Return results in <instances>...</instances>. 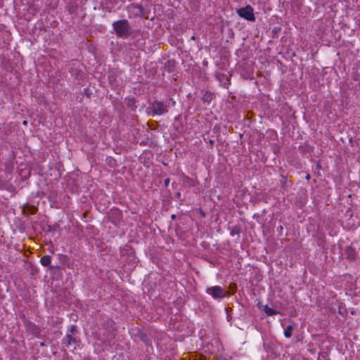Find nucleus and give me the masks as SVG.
<instances>
[{
	"mask_svg": "<svg viewBox=\"0 0 360 360\" xmlns=\"http://www.w3.org/2000/svg\"><path fill=\"white\" fill-rule=\"evenodd\" d=\"M112 27L118 37L127 38L131 34L129 22L127 20H120L112 23Z\"/></svg>",
	"mask_w": 360,
	"mask_h": 360,
	"instance_id": "obj_1",
	"label": "nucleus"
},
{
	"mask_svg": "<svg viewBox=\"0 0 360 360\" xmlns=\"http://www.w3.org/2000/svg\"><path fill=\"white\" fill-rule=\"evenodd\" d=\"M150 105L153 115H162L168 112V105L162 101H154Z\"/></svg>",
	"mask_w": 360,
	"mask_h": 360,
	"instance_id": "obj_2",
	"label": "nucleus"
},
{
	"mask_svg": "<svg viewBox=\"0 0 360 360\" xmlns=\"http://www.w3.org/2000/svg\"><path fill=\"white\" fill-rule=\"evenodd\" d=\"M253 12L254 10L250 5H247L237 10V13L240 17L250 22H255L256 20Z\"/></svg>",
	"mask_w": 360,
	"mask_h": 360,
	"instance_id": "obj_3",
	"label": "nucleus"
},
{
	"mask_svg": "<svg viewBox=\"0 0 360 360\" xmlns=\"http://www.w3.org/2000/svg\"><path fill=\"white\" fill-rule=\"evenodd\" d=\"M206 292L209 295H211L212 297H214V299H221L229 294V292L225 291L221 287L218 285L207 288Z\"/></svg>",
	"mask_w": 360,
	"mask_h": 360,
	"instance_id": "obj_4",
	"label": "nucleus"
},
{
	"mask_svg": "<svg viewBox=\"0 0 360 360\" xmlns=\"http://www.w3.org/2000/svg\"><path fill=\"white\" fill-rule=\"evenodd\" d=\"M24 324L27 332L32 333L36 337H39L40 335L41 330L34 323L26 319L24 321Z\"/></svg>",
	"mask_w": 360,
	"mask_h": 360,
	"instance_id": "obj_5",
	"label": "nucleus"
},
{
	"mask_svg": "<svg viewBox=\"0 0 360 360\" xmlns=\"http://www.w3.org/2000/svg\"><path fill=\"white\" fill-rule=\"evenodd\" d=\"M129 8L136 10V11L134 12V15L135 16L148 18V11H146L141 5H139L136 3H132L130 4Z\"/></svg>",
	"mask_w": 360,
	"mask_h": 360,
	"instance_id": "obj_6",
	"label": "nucleus"
},
{
	"mask_svg": "<svg viewBox=\"0 0 360 360\" xmlns=\"http://www.w3.org/2000/svg\"><path fill=\"white\" fill-rule=\"evenodd\" d=\"M134 337L142 341L146 347H152V342L148 335L141 329H137L134 333Z\"/></svg>",
	"mask_w": 360,
	"mask_h": 360,
	"instance_id": "obj_7",
	"label": "nucleus"
},
{
	"mask_svg": "<svg viewBox=\"0 0 360 360\" xmlns=\"http://www.w3.org/2000/svg\"><path fill=\"white\" fill-rule=\"evenodd\" d=\"M80 340L74 337L70 333H67L65 338L62 340V344L66 347H70L72 345H78Z\"/></svg>",
	"mask_w": 360,
	"mask_h": 360,
	"instance_id": "obj_8",
	"label": "nucleus"
},
{
	"mask_svg": "<svg viewBox=\"0 0 360 360\" xmlns=\"http://www.w3.org/2000/svg\"><path fill=\"white\" fill-rule=\"evenodd\" d=\"M122 217V212L119 209H112L110 212V218L113 223L119 222Z\"/></svg>",
	"mask_w": 360,
	"mask_h": 360,
	"instance_id": "obj_9",
	"label": "nucleus"
},
{
	"mask_svg": "<svg viewBox=\"0 0 360 360\" xmlns=\"http://www.w3.org/2000/svg\"><path fill=\"white\" fill-rule=\"evenodd\" d=\"M37 210L36 206L30 205L29 203H25L22 206V212L25 215L26 213L34 214L37 212Z\"/></svg>",
	"mask_w": 360,
	"mask_h": 360,
	"instance_id": "obj_10",
	"label": "nucleus"
},
{
	"mask_svg": "<svg viewBox=\"0 0 360 360\" xmlns=\"http://www.w3.org/2000/svg\"><path fill=\"white\" fill-rule=\"evenodd\" d=\"M51 257L50 255H44L41 258L40 262L44 266L48 267L49 269L52 270L58 269L59 267L58 266H53L51 265Z\"/></svg>",
	"mask_w": 360,
	"mask_h": 360,
	"instance_id": "obj_11",
	"label": "nucleus"
},
{
	"mask_svg": "<svg viewBox=\"0 0 360 360\" xmlns=\"http://www.w3.org/2000/svg\"><path fill=\"white\" fill-rule=\"evenodd\" d=\"M345 255L346 258L349 260H354L356 258V252L355 249L352 246H347L345 250Z\"/></svg>",
	"mask_w": 360,
	"mask_h": 360,
	"instance_id": "obj_12",
	"label": "nucleus"
},
{
	"mask_svg": "<svg viewBox=\"0 0 360 360\" xmlns=\"http://www.w3.org/2000/svg\"><path fill=\"white\" fill-rule=\"evenodd\" d=\"M175 66L176 63L174 60H168L166 63H165L163 69L165 71L170 73L174 71Z\"/></svg>",
	"mask_w": 360,
	"mask_h": 360,
	"instance_id": "obj_13",
	"label": "nucleus"
},
{
	"mask_svg": "<svg viewBox=\"0 0 360 360\" xmlns=\"http://www.w3.org/2000/svg\"><path fill=\"white\" fill-rule=\"evenodd\" d=\"M259 307L262 309V310L266 313L267 316H273L279 314V312L271 307H269L267 304L266 305H259Z\"/></svg>",
	"mask_w": 360,
	"mask_h": 360,
	"instance_id": "obj_14",
	"label": "nucleus"
},
{
	"mask_svg": "<svg viewBox=\"0 0 360 360\" xmlns=\"http://www.w3.org/2000/svg\"><path fill=\"white\" fill-rule=\"evenodd\" d=\"M125 101H126V104L127 105L131 108V110H135L137 108L136 103V100L134 98H127L125 99Z\"/></svg>",
	"mask_w": 360,
	"mask_h": 360,
	"instance_id": "obj_15",
	"label": "nucleus"
},
{
	"mask_svg": "<svg viewBox=\"0 0 360 360\" xmlns=\"http://www.w3.org/2000/svg\"><path fill=\"white\" fill-rule=\"evenodd\" d=\"M213 98L214 95L210 91H206L202 96L203 101L207 103H210Z\"/></svg>",
	"mask_w": 360,
	"mask_h": 360,
	"instance_id": "obj_16",
	"label": "nucleus"
},
{
	"mask_svg": "<svg viewBox=\"0 0 360 360\" xmlns=\"http://www.w3.org/2000/svg\"><path fill=\"white\" fill-rule=\"evenodd\" d=\"M293 330V326L292 325H289L285 329L284 335L285 338H289L292 336V331Z\"/></svg>",
	"mask_w": 360,
	"mask_h": 360,
	"instance_id": "obj_17",
	"label": "nucleus"
},
{
	"mask_svg": "<svg viewBox=\"0 0 360 360\" xmlns=\"http://www.w3.org/2000/svg\"><path fill=\"white\" fill-rule=\"evenodd\" d=\"M78 332L77 330V328L75 325H72L70 328L68 329V333H70L72 335H75V333H77Z\"/></svg>",
	"mask_w": 360,
	"mask_h": 360,
	"instance_id": "obj_18",
	"label": "nucleus"
},
{
	"mask_svg": "<svg viewBox=\"0 0 360 360\" xmlns=\"http://www.w3.org/2000/svg\"><path fill=\"white\" fill-rule=\"evenodd\" d=\"M230 290H231V293H234L236 290V285L235 283H231L230 285Z\"/></svg>",
	"mask_w": 360,
	"mask_h": 360,
	"instance_id": "obj_19",
	"label": "nucleus"
},
{
	"mask_svg": "<svg viewBox=\"0 0 360 360\" xmlns=\"http://www.w3.org/2000/svg\"><path fill=\"white\" fill-rule=\"evenodd\" d=\"M48 231H54L56 230V226H51V225H48Z\"/></svg>",
	"mask_w": 360,
	"mask_h": 360,
	"instance_id": "obj_20",
	"label": "nucleus"
},
{
	"mask_svg": "<svg viewBox=\"0 0 360 360\" xmlns=\"http://www.w3.org/2000/svg\"><path fill=\"white\" fill-rule=\"evenodd\" d=\"M169 182H170V179H169V178H167V179H165V181H164V184H165V186L166 187H167V186H169Z\"/></svg>",
	"mask_w": 360,
	"mask_h": 360,
	"instance_id": "obj_21",
	"label": "nucleus"
},
{
	"mask_svg": "<svg viewBox=\"0 0 360 360\" xmlns=\"http://www.w3.org/2000/svg\"><path fill=\"white\" fill-rule=\"evenodd\" d=\"M282 179H283V181H281V184H282V186L284 187L285 184L286 183V179L284 176H283Z\"/></svg>",
	"mask_w": 360,
	"mask_h": 360,
	"instance_id": "obj_22",
	"label": "nucleus"
},
{
	"mask_svg": "<svg viewBox=\"0 0 360 360\" xmlns=\"http://www.w3.org/2000/svg\"><path fill=\"white\" fill-rule=\"evenodd\" d=\"M115 160L113 159H111L108 164H109V165L112 166L113 164H115Z\"/></svg>",
	"mask_w": 360,
	"mask_h": 360,
	"instance_id": "obj_23",
	"label": "nucleus"
},
{
	"mask_svg": "<svg viewBox=\"0 0 360 360\" xmlns=\"http://www.w3.org/2000/svg\"><path fill=\"white\" fill-rule=\"evenodd\" d=\"M213 130L215 131L216 133H219V127H214Z\"/></svg>",
	"mask_w": 360,
	"mask_h": 360,
	"instance_id": "obj_24",
	"label": "nucleus"
},
{
	"mask_svg": "<svg viewBox=\"0 0 360 360\" xmlns=\"http://www.w3.org/2000/svg\"><path fill=\"white\" fill-rule=\"evenodd\" d=\"M209 143H210L211 146H213V145H214V141L211 139V140H210V141H209Z\"/></svg>",
	"mask_w": 360,
	"mask_h": 360,
	"instance_id": "obj_25",
	"label": "nucleus"
},
{
	"mask_svg": "<svg viewBox=\"0 0 360 360\" xmlns=\"http://www.w3.org/2000/svg\"><path fill=\"white\" fill-rule=\"evenodd\" d=\"M280 30V27H275L274 30V32H276L277 31Z\"/></svg>",
	"mask_w": 360,
	"mask_h": 360,
	"instance_id": "obj_26",
	"label": "nucleus"
},
{
	"mask_svg": "<svg viewBox=\"0 0 360 360\" xmlns=\"http://www.w3.org/2000/svg\"><path fill=\"white\" fill-rule=\"evenodd\" d=\"M310 179H311V176H310V174H308L306 176V179L309 180Z\"/></svg>",
	"mask_w": 360,
	"mask_h": 360,
	"instance_id": "obj_27",
	"label": "nucleus"
},
{
	"mask_svg": "<svg viewBox=\"0 0 360 360\" xmlns=\"http://www.w3.org/2000/svg\"><path fill=\"white\" fill-rule=\"evenodd\" d=\"M176 215H175V214H172V215L171 216V218H172V219H176Z\"/></svg>",
	"mask_w": 360,
	"mask_h": 360,
	"instance_id": "obj_28",
	"label": "nucleus"
},
{
	"mask_svg": "<svg viewBox=\"0 0 360 360\" xmlns=\"http://www.w3.org/2000/svg\"><path fill=\"white\" fill-rule=\"evenodd\" d=\"M191 39L195 40V37L194 35H193V36L191 37Z\"/></svg>",
	"mask_w": 360,
	"mask_h": 360,
	"instance_id": "obj_29",
	"label": "nucleus"
},
{
	"mask_svg": "<svg viewBox=\"0 0 360 360\" xmlns=\"http://www.w3.org/2000/svg\"><path fill=\"white\" fill-rule=\"evenodd\" d=\"M27 124V121H24L23 124Z\"/></svg>",
	"mask_w": 360,
	"mask_h": 360,
	"instance_id": "obj_30",
	"label": "nucleus"
}]
</instances>
